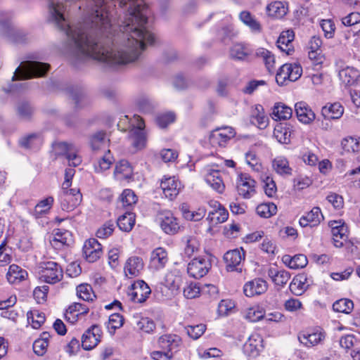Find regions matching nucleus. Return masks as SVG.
<instances>
[{
  "mask_svg": "<svg viewBox=\"0 0 360 360\" xmlns=\"http://www.w3.org/2000/svg\"><path fill=\"white\" fill-rule=\"evenodd\" d=\"M229 136L214 130L210 136V142L213 146H224L229 141Z\"/></svg>",
  "mask_w": 360,
  "mask_h": 360,
  "instance_id": "53",
  "label": "nucleus"
},
{
  "mask_svg": "<svg viewBox=\"0 0 360 360\" xmlns=\"http://www.w3.org/2000/svg\"><path fill=\"white\" fill-rule=\"evenodd\" d=\"M256 181L248 174H240L237 180L238 193L245 199H249L255 193Z\"/></svg>",
  "mask_w": 360,
  "mask_h": 360,
  "instance_id": "10",
  "label": "nucleus"
},
{
  "mask_svg": "<svg viewBox=\"0 0 360 360\" xmlns=\"http://www.w3.org/2000/svg\"><path fill=\"white\" fill-rule=\"evenodd\" d=\"M89 312V308L82 304L75 302L68 309V313L77 316L78 315L86 314Z\"/></svg>",
  "mask_w": 360,
  "mask_h": 360,
  "instance_id": "64",
  "label": "nucleus"
},
{
  "mask_svg": "<svg viewBox=\"0 0 360 360\" xmlns=\"http://www.w3.org/2000/svg\"><path fill=\"white\" fill-rule=\"evenodd\" d=\"M344 112V108L340 103H330L323 106L321 109V114L325 119L336 120L342 117Z\"/></svg>",
  "mask_w": 360,
  "mask_h": 360,
  "instance_id": "26",
  "label": "nucleus"
},
{
  "mask_svg": "<svg viewBox=\"0 0 360 360\" xmlns=\"http://www.w3.org/2000/svg\"><path fill=\"white\" fill-rule=\"evenodd\" d=\"M322 219H323V216L321 209L318 207H314L306 215L302 216L300 219L299 223L302 227L307 226H314L318 225Z\"/></svg>",
  "mask_w": 360,
  "mask_h": 360,
  "instance_id": "20",
  "label": "nucleus"
},
{
  "mask_svg": "<svg viewBox=\"0 0 360 360\" xmlns=\"http://www.w3.org/2000/svg\"><path fill=\"white\" fill-rule=\"evenodd\" d=\"M341 145L347 152H359L360 150V139L347 137L342 141Z\"/></svg>",
  "mask_w": 360,
  "mask_h": 360,
  "instance_id": "49",
  "label": "nucleus"
},
{
  "mask_svg": "<svg viewBox=\"0 0 360 360\" xmlns=\"http://www.w3.org/2000/svg\"><path fill=\"white\" fill-rule=\"evenodd\" d=\"M11 20L10 13H0V34L13 43H26L30 39L28 34L25 30L14 27Z\"/></svg>",
  "mask_w": 360,
  "mask_h": 360,
  "instance_id": "1",
  "label": "nucleus"
},
{
  "mask_svg": "<svg viewBox=\"0 0 360 360\" xmlns=\"http://www.w3.org/2000/svg\"><path fill=\"white\" fill-rule=\"evenodd\" d=\"M266 11L269 16L281 18L287 13V6L283 2L274 1L269 4Z\"/></svg>",
  "mask_w": 360,
  "mask_h": 360,
  "instance_id": "34",
  "label": "nucleus"
},
{
  "mask_svg": "<svg viewBox=\"0 0 360 360\" xmlns=\"http://www.w3.org/2000/svg\"><path fill=\"white\" fill-rule=\"evenodd\" d=\"M50 65L38 61H25L15 70L13 81L44 77L49 70Z\"/></svg>",
  "mask_w": 360,
  "mask_h": 360,
  "instance_id": "2",
  "label": "nucleus"
},
{
  "mask_svg": "<svg viewBox=\"0 0 360 360\" xmlns=\"http://www.w3.org/2000/svg\"><path fill=\"white\" fill-rule=\"evenodd\" d=\"M27 321L31 323L32 328H39L45 321V316L44 313L39 312L38 310L30 311L27 314Z\"/></svg>",
  "mask_w": 360,
  "mask_h": 360,
  "instance_id": "47",
  "label": "nucleus"
},
{
  "mask_svg": "<svg viewBox=\"0 0 360 360\" xmlns=\"http://www.w3.org/2000/svg\"><path fill=\"white\" fill-rule=\"evenodd\" d=\"M135 224V216L131 212H126L121 215L117 221V226L120 230L129 232L134 227Z\"/></svg>",
  "mask_w": 360,
  "mask_h": 360,
  "instance_id": "36",
  "label": "nucleus"
},
{
  "mask_svg": "<svg viewBox=\"0 0 360 360\" xmlns=\"http://www.w3.org/2000/svg\"><path fill=\"white\" fill-rule=\"evenodd\" d=\"M137 328L143 332L150 333L155 328L154 321L148 317H142L136 323Z\"/></svg>",
  "mask_w": 360,
  "mask_h": 360,
  "instance_id": "57",
  "label": "nucleus"
},
{
  "mask_svg": "<svg viewBox=\"0 0 360 360\" xmlns=\"http://www.w3.org/2000/svg\"><path fill=\"white\" fill-rule=\"evenodd\" d=\"M129 137L131 144L137 150L146 146L147 137L145 131V122L138 115H134L129 120Z\"/></svg>",
  "mask_w": 360,
  "mask_h": 360,
  "instance_id": "3",
  "label": "nucleus"
},
{
  "mask_svg": "<svg viewBox=\"0 0 360 360\" xmlns=\"http://www.w3.org/2000/svg\"><path fill=\"white\" fill-rule=\"evenodd\" d=\"M268 288L267 283L262 278H256L247 282L243 287V292L247 297H253L264 293Z\"/></svg>",
  "mask_w": 360,
  "mask_h": 360,
  "instance_id": "15",
  "label": "nucleus"
},
{
  "mask_svg": "<svg viewBox=\"0 0 360 360\" xmlns=\"http://www.w3.org/2000/svg\"><path fill=\"white\" fill-rule=\"evenodd\" d=\"M53 198L49 196L41 200L34 207L33 210V215L36 218L40 217L42 214L47 213L53 203Z\"/></svg>",
  "mask_w": 360,
  "mask_h": 360,
  "instance_id": "40",
  "label": "nucleus"
},
{
  "mask_svg": "<svg viewBox=\"0 0 360 360\" xmlns=\"http://www.w3.org/2000/svg\"><path fill=\"white\" fill-rule=\"evenodd\" d=\"M229 212L222 207L221 208L213 210L209 212L207 219L212 224H217L223 223L228 219Z\"/></svg>",
  "mask_w": 360,
  "mask_h": 360,
  "instance_id": "41",
  "label": "nucleus"
},
{
  "mask_svg": "<svg viewBox=\"0 0 360 360\" xmlns=\"http://www.w3.org/2000/svg\"><path fill=\"white\" fill-rule=\"evenodd\" d=\"M78 297L84 301H92L96 297L91 286L87 283H82L77 287Z\"/></svg>",
  "mask_w": 360,
  "mask_h": 360,
  "instance_id": "44",
  "label": "nucleus"
},
{
  "mask_svg": "<svg viewBox=\"0 0 360 360\" xmlns=\"http://www.w3.org/2000/svg\"><path fill=\"white\" fill-rule=\"evenodd\" d=\"M27 277V272L16 264L11 265L6 274L8 281L12 284L19 283Z\"/></svg>",
  "mask_w": 360,
  "mask_h": 360,
  "instance_id": "28",
  "label": "nucleus"
},
{
  "mask_svg": "<svg viewBox=\"0 0 360 360\" xmlns=\"http://www.w3.org/2000/svg\"><path fill=\"white\" fill-rule=\"evenodd\" d=\"M186 245L184 249V254L188 257H190L194 252L198 250L200 243L197 238L193 236L186 237Z\"/></svg>",
  "mask_w": 360,
  "mask_h": 360,
  "instance_id": "52",
  "label": "nucleus"
},
{
  "mask_svg": "<svg viewBox=\"0 0 360 360\" xmlns=\"http://www.w3.org/2000/svg\"><path fill=\"white\" fill-rule=\"evenodd\" d=\"M158 220L162 230L167 234L174 235L180 229L179 219L170 211H163L158 214Z\"/></svg>",
  "mask_w": 360,
  "mask_h": 360,
  "instance_id": "7",
  "label": "nucleus"
},
{
  "mask_svg": "<svg viewBox=\"0 0 360 360\" xmlns=\"http://www.w3.org/2000/svg\"><path fill=\"white\" fill-rule=\"evenodd\" d=\"M273 167L275 172L281 175H290L292 169L289 166V162L285 158L277 157L273 161Z\"/></svg>",
  "mask_w": 360,
  "mask_h": 360,
  "instance_id": "37",
  "label": "nucleus"
},
{
  "mask_svg": "<svg viewBox=\"0 0 360 360\" xmlns=\"http://www.w3.org/2000/svg\"><path fill=\"white\" fill-rule=\"evenodd\" d=\"M256 212L262 217L269 218L276 214L277 207L273 202H266L259 205Z\"/></svg>",
  "mask_w": 360,
  "mask_h": 360,
  "instance_id": "42",
  "label": "nucleus"
},
{
  "mask_svg": "<svg viewBox=\"0 0 360 360\" xmlns=\"http://www.w3.org/2000/svg\"><path fill=\"white\" fill-rule=\"evenodd\" d=\"M292 108L284 103H276L273 108L272 118L276 121L288 120L292 117Z\"/></svg>",
  "mask_w": 360,
  "mask_h": 360,
  "instance_id": "29",
  "label": "nucleus"
},
{
  "mask_svg": "<svg viewBox=\"0 0 360 360\" xmlns=\"http://www.w3.org/2000/svg\"><path fill=\"white\" fill-rule=\"evenodd\" d=\"M306 281L307 277L304 275L295 276L289 286L291 292L296 296L302 295L307 288Z\"/></svg>",
  "mask_w": 360,
  "mask_h": 360,
  "instance_id": "32",
  "label": "nucleus"
},
{
  "mask_svg": "<svg viewBox=\"0 0 360 360\" xmlns=\"http://www.w3.org/2000/svg\"><path fill=\"white\" fill-rule=\"evenodd\" d=\"M200 287L197 283H191L184 289V295L187 299H193L200 294Z\"/></svg>",
  "mask_w": 360,
  "mask_h": 360,
  "instance_id": "62",
  "label": "nucleus"
},
{
  "mask_svg": "<svg viewBox=\"0 0 360 360\" xmlns=\"http://www.w3.org/2000/svg\"><path fill=\"white\" fill-rule=\"evenodd\" d=\"M136 104L139 110L144 113L152 112L153 105L150 100L146 96H141L137 98Z\"/></svg>",
  "mask_w": 360,
  "mask_h": 360,
  "instance_id": "60",
  "label": "nucleus"
},
{
  "mask_svg": "<svg viewBox=\"0 0 360 360\" xmlns=\"http://www.w3.org/2000/svg\"><path fill=\"white\" fill-rule=\"evenodd\" d=\"M102 330L95 324L89 328L82 336V347L84 350H91L101 341Z\"/></svg>",
  "mask_w": 360,
  "mask_h": 360,
  "instance_id": "9",
  "label": "nucleus"
},
{
  "mask_svg": "<svg viewBox=\"0 0 360 360\" xmlns=\"http://www.w3.org/2000/svg\"><path fill=\"white\" fill-rule=\"evenodd\" d=\"M150 293V288L147 283L142 280H139L132 285L129 295L134 302L142 303L146 300Z\"/></svg>",
  "mask_w": 360,
  "mask_h": 360,
  "instance_id": "13",
  "label": "nucleus"
},
{
  "mask_svg": "<svg viewBox=\"0 0 360 360\" xmlns=\"http://www.w3.org/2000/svg\"><path fill=\"white\" fill-rule=\"evenodd\" d=\"M264 316V311L262 309H259V307L250 308L245 315V319L250 322L258 321L263 319Z\"/></svg>",
  "mask_w": 360,
  "mask_h": 360,
  "instance_id": "58",
  "label": "nucleus"
},
{
  "mask_svg": "<svg viewBox=\"0 0 360 360\" xmlns=\"http://www.w3.org/2000/svg\"><path fill=\"white\" fill-rule=\"evenodd\" d=\"M115 229L114 224L112 221H108L105 223L96 231V236L99 238H106L112 235Z\"/></svg>",
  "mask_w": 360,
  "mask_h": 360,
  "instance_id": "59",
  "label": "nucleus"
},
{
  "mask_svg": "<svg viewBox=\"0 0 360 360\" xmlns=\"http://www.w3.org/2000/svg\"><path fill=\"white\" fill-rule=\"evenodd\" d=\"M143 266L142 258L137 256L131 257L125 263L124 274L129 278L136 277L143 270Z\"/></svg>",
  "mask_w": 360,
  "mask_h": 360,
  "instance_id": "17",
  "label": "nucleus"
},
{
  "mask_svg": "<svg viewBox=\"0 0 360 360\" xmlns=\"http://www.w3.org/2000/svg\"><path fill=\"white\" fill-rule=\"evenodd\" d=\"M82 195L78 188L61 192L59 195L60 207L63 210L70 212L73 210L82 202Z\"/></svg>",
  "mask_w": 360,
  "mask_h": 360,
  "instance_id": "6",
  "label": "nucleus"
},
{
  "mask_svg": "<svg viewBox=\"0 0 360 360\" xmlns=\"http://www.w3.org/2000/svg\"><path fill=\"white\" fill-rule=\"evenodd\" d=\"M167 262L168 257L165 249L158 248L151 252L150 266L155 270L163 269Z\"/></svg>",
  "mask_w": 360,
  "mask_h": 360,
  "instance_id": "19",
  "label": "nucleus"
},
{
  "mask_svg": "<svg viewBox=\"0 0 360 360\" xmlns=\"http://www.w3.org/2000/svg\"><path fill=\"white\" fill-rule=\"evenodd\" d=\"M274 135L281 143L288 144L290 142L291 131L288 127H276L274 129Z\"/></svg>",
  "mask_w": 360,
  "mask_h": 360,
  "instance_id": "43",
  "label": "nucleus"
},
{
  "mask_svg": "<svg viewBox=\"0 0 360 360\" xmlns=\"http://www.w3.org/2000/svg\"><path fill=\"white\" fill-rule=\"evenodd\" d=\"M113 162V158L108 150V152L101 158L98 165H95V170L96 172H101L107 170L110 168Z\"/></svg>",
  "mask_w": 360,
  "mask_h": 360,
  "instance_id": "50",
  "label": "nucleus"
},
{
  "mask_svg": "<svg viewBox=\"0 0 360 360\" xmlns=\"http://www.w3.org/2000/svg\"><path fill=\"white\" fill-rule=\"evenodd\" d=\"M251 53V49L242 44H236L233 45L230 51L231 58L238 60H246Z\"/></svg>",
  "mask_w": 360,
  "mask_h": 360,
  "instance_id": "33",
  "label": "nucleus"
},
{
  "mask_svg": "<svg viewBox=\"0 0 360 360\" xmlns=\"http://www.w3.org/2000/svg\"><path fill=\"white\" fill-rule=\"evenodd\" d=\"M353 308V302L349 299H340L335 301L333 304V309L335 311L345 314H349Z\"/></svg>",
  "mask_w": 360,
  "mask_h": 360,
  "instance_id": "46",
  "label": "nucleus"
},
{
  "mask_svg": "<svg viewBox=\"0 0 360 360\" xmlns=\"http://www.w3.org/2000/svg\"><path fill=\"white\" fill-rule=\"evenodd\" d=\"M160 187L165 197L172 200L179 194L181 184L174 177H169L162 180Z\"/></svg>",
  "mask_w": 360,
  "mask_h": 360,
  "instance_id": "16",
  "label": "nucleus"
},
{
  "mask_svg": "<svg viewBox=\"0 0 360 360\" xmlns=\"http://www.w3.org/2000/svg\"><path fill=\"white\" fill-rule=\"evenodd\" d=\"M294 32L292 30L283 31L277 40V46L287 55H291L293 52L292 41L294 39Z\"/></svg>",
  "mask_w": 360,
  "mask_h": 360,
  "instance_id": "21",
  "label": "nucleus"
},
{
  "mask_svg": "<svg viewBox=\"0 0 360 360\" xmlns=\"http://www.w3.org/2000/svg\"><path fill=\"white\" fill-rule=\"evenodd\" d=\"M51 245L56 249H60L64 245H69L72 242V236L70 231L61 229L54 231Z\"/></svg>",
  "mask_w": 360,
  "mask_h": 360,
  "instance_id": "22",
  "label": "nucleus"
},
{
  "mask_svg": "<svg viewBox=\"0 0 360 360\" xmlns=\"http://www.w3.org/2000/svg\"><path fill=\"white\" fill-rule=\"evenodd\" d=\"M177 336H172L170 335H162L159 338V345L164 349H167L168 352L172 351L174 347L177 345L176 339Z\"/></svg>",
  "mask_w": 360,
  "mask_h": 360,
  "instance_id": "51",
  "label": "nucleus"
},
{
  "mask_svg": "<svg viewBox=\"0 0 360 360\" xmlns=\"http://www.w3.org/2000/svg\"><path fill=\"white\" fill-rule=\"evenodd\" d=\"M42 143V139L39 134L32 133L22 137L20 141V145L25 148H34L39 146Z\"/></svg>",
  "mask_w": 360,
  "mask_h": 360,
  "instance_id": "38",
  "label": "nucleus"
},
{
  "mask_svg": "<svg viewBox=\"0 0 360 360\" xmlns=\"http://www.w3.org/2000/svg\"><path fill=\"white\" fill-rule=\"evenodd\" d=\"M328 226L331 229V233L333 238L344 239L347 238L348 229L345 223L342 220L330 221Z\"/></svg>",
  "mask_w": 360,
  "mask_h": 360,
  "instance_id": "30",
  "label": "nucleus"
},
{
  "mask_svg": "<svg viewBox=\"0 0 360 360\" xmlns=\"http://www.w3.org/2000/svg\"><path fill=\"white\" fill-rule=\"evenodd\" d=\"M262 342L263 340L259 334L255 333L251 335L243 345L245 354L250 357L258 356L261 349L263 347Z\"/></svg>",
  "mask_w": 360,
  "mask_h": 360,
  "instance_id": "14",
  "label": "nucleus"
},
{
  "mask_svg": "<svg viewBox=\"0 0 360 360\" xmlns=\"http://www.w3.org/2000/svg\"><path fill=\"white\" fill-rule=\"evenodd\" d=\"M289 68H291V65L286 63L283 65L277 72L276 80L279 85H283L286 80H289V75H288Z\"/></svg>",
  "mask_w": 360,
  "mask_h": 360,
  "instance_id": "61",
  "label": "nucleus"
},
{
  "mask_svg": "<svg viewBox=\"0 0 360 360\" xmlns=\"http://www.w3.org/2000/svg\"><path fill=\"white\" fill-rule=\"evenodd\" d=\"M211 266L208 257H195L188 264L187 272L191 277L199 279L208 273Z\"/></svg>",
  "mask_w": 360,
  "mask_h": 360,
  "instance_id": "5",
  "label": "nucleus"
},
{
  "mask_svg": "<svg viewBox=\"0 0 360 360\" xmlns=\"http://www.w3.org/2000/svg\"><path fill=\"white\" fill-rule=\"evenodd\" d=\"M297 119L305 124H310L316 117L315 113L304 102H298L295 105Z\"/></svg>",
  "mask_w": 360,
  "mask_h": 360,
  "instance_id": "18",
  "label": "nucleus"
},
{
  "mask_svg": "<svg viewBox=\"0 0 360 360\" xmlns=\"http://www.w3.org/2000/svg\"><path fill=\"white\" fill-rule=\"evenodd\" d=\"M34 108L27 101H21L16 106L17 115L20 119L29 120L34 113Z\"/></svg>",
  "mask_w": 360,
  "mask_h": 360,
  "instance_id": "39",
  "label": "nucleus"
},
{
  "mask_svg": "<svg viewBox=\"0 0 360 360\" xmlns=\"http://www.w3.org/2000/svg\"><path fill=\"white\" fill-rule=\"evenodd\" d=\"M49 289V288L47 285L37 287L34 289L33 295L38 303H43L46 300Z\"/></svg>",
  "mask_w": 360,
  "mask_h": 360,
  "instance_id": "63",
  "label": "nucleus"
},
{
  "mask_svg": "<svg viewBox=\"0 0 360 360\" xmlns=\"http://www.w3.org/2000/svg\"><path fill=\"white\" fill-rule=\"evenodd\" d=\"M91 147L93 150H98L101 148L105 147L107 143L105 139V133L103 131H98L94 134L90 141Z\"/></svg>",
  "mask_w": 360,
  "mask_h": 360,
  "instance_id": "48",
  "label": "nucleus"
},
{
  "mask_svg": "<svg viewBox=\"0 0 360 360\" xmlns=\"http://www.w3.org/2000/svg\"><path fill=\"white\" fill-rule=\"evenodd\" d=\"M56 150L59 155H64L72 167L78 166L82 162L81 158L77 155V150L72 144L60 142L56 144Z\"/></svg>",
  "mask_w": 360,
  "mask_h": 360,
  "instance_id": "11",
  "label": "nucleus"
},
{
  "mask_svg": "<svg viewBox=\"0 0 360 360\" xmlns=\"http://www.w3.org/2000/svg\"><path fill=\"white\" fill-rule=\"evenodd\" d=\"M325 338L323 333L314 332L308 334H302L298 336L300 342L306 347H313L320 343Z\"/></svg>",
  "mask_w": 360,
  "mask_h": 360,
  "instance_id": "31",
  "label": "nucleus"
},
{
  "mask_svg": "<svg viewBox=\"0 0 360 360\" xmlns=\"http://www.w3.org/2000/svg\"><path fill=\"white\" fill-rule=\"evenodd\" d=\"M122 205L124 207L131 206L137 202V196L131 189H125L120 196Z\"/></svg>",
  "mask_w": 360,
  "mask_h": 360,
  "instance_id": "55",
  "label": "nucleus"
},
{
  "mask_svg": "<svg viewBox=\"0 0 360 360\" xmlns=\"http://www.w3.org/2000/svg\"><path fill=\"white\" fill-rule=\"evenodd\" d=\"M267 274L272 282L280 287H283L290 278V274L288 271L284 269L279 270L275 267H270Z\"/></svg>",
  "mask_w": 360,
  "mask_h": 360,
  "instance_id": "24",
  "label": "nucleus"
},
{
  "mask_svg": "<svg viewBox=\"0 0 360 360\" xmlns=\"http://www.w3.org/2000/svg\"><path fill=\"white\" fill-rule=\"evenodd\" d=\"M359 77L360 73L359 70L353 67L347 66L339 71L340 79L345 85H353L356 82Z\"/></svg>",
  "mask_w": 360,
  "mask_h": 360,
  "instance_id": "27",
  "label": "nucleus"
},
{
  "mask_svg": "<svg viewBox=\"0 0 360 360\" xmlns=\"http://www.w3.org/2000/svg\"><path fill=\"white\" fill-rule=\"evenodd\" d=\"M133 170L129 162L122 160L115 165L114 176L118 181L129 179L132 177Z\"/></svg>",
  "mask_w": 360,
  "mask_h": 360,
  "instance_id": "25",
  "label": "nucleus"
},
{
  "mask_svg": "<svg viewBox=\"0 0 360 360\" xmlns=\"http://www.w3.org/2000/svg\"><path fill=\"white\" fill-rule=\"evenodd\" d=\"M205 181L214 190L219 193H222L225 188V185L223 182L221 173L219 170H210L205 175Z\"/></svg>",
  "mask_w": 360,
  "mask_h": 360,
  "instance_id": "23",
  "label": "nucleus"
},
{
  "mask_svg": "<svg viewBox=\"0 0 360 360\" xmlns=\"http://www.w3.org/2000/svg\"><path fill=\"white\" fill-rule=\"evenodd\" d=\"M308 263L307 258L304 255H296L290 259L288 266L290 269H300L304 268Z\"/></svg>",
  "mask_w": 360,
  "mask_h": 360,
  "instance_id": "56",
  "label": "nucleus"
},
{
  "mask_svg": "<svg viewBox=\"0 0 360 360\" xmlns=\"http://www.w3.org/2000/svg\"><path fill=\"white\" fill-rule=\"evenodd\" d=\"M239 18L240 20L253 32L259 33L262 31V26L256 18L248 11H243L240 13Z\"/></svg>",
  "mask_w": 360,
  "mask_h": 360,
  "instance_id": "35",
  "label": "nucleus"
},
{
  "mask_svg": "<svg viewBox=\"0 0 360 360\" xmlns=\"http://www.w3.org/2000/svg\"><path fill=\"white\" fill-rule=\"evenodd\" d=\"M40 268V278L47 283H56L62 280L63 277L61 266L55 262H41Z\"/></svg>",
  "mask_w": 360,
  "mask_h": 360,
  "instance_id": "4",
  "label": "nucleus"
},
{
  "mask_svg": "<svg viewBox=\"0 0 360 360\" xmlns=\"http://www.w3.org/2000/svg\"><path fill=\"white\" fill-rule=\"evenodd\" d=\"M124 323L123 316L118 313H115L109 316L106 327L110 334H114L115 330L122 326Z\"/></svg>",
  "mask_w": 360,
  "mask_h": 360,
  "instance_id": "45",
  "label": "nucleus"
},
{
  "mask_svg": "<svg viewBox=\"0 0 360 360\" xmlns=\"http://www.w3.org/2000/svg\"><path fill=\"white\" fill-rule=\"evenodd\" d=\"M83 254L89 262H94L103 254L102 246L96 238H89L84 245Z\"/></svg>",
  "mask_w": 360,
  "mask_h": 360,
  "instance_id": "12",
  "label": "nucleus"
},
{
  "mask_svg": "<svg viewBox=\"0 0 360 360\" xmlns=\"http://www.w3.org/2000/svg\"><path fill=\"white\" fill-rule=\"evenodd\" d=\"M245 252L243 248L227 251L224 255L226 267L229 271H242V262L245 259Z\"/></svg>",
  "mask_w": 360,
  "mask_h": 360,
  "instance_id": "8",
  "label": "nucleus"
},
{
  "mask_svg": "<svg viewBox=\"0 0 360 360\" xmlns=\"http://www.w3.org/2000/svg\"><path fill=\"white\" fill-rule=\"evenodd\" d=\"M185 329L189 337L193 340H197L205 333L206 326L201 323L195 326H188Z\"/></svg>",
  "mask_w": 360,
  "mask_h": 360,
  "instance_id": "54",
  "label": "nucleus"
}]
</instances>
